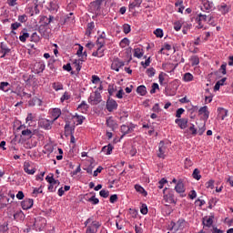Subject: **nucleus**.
<instances>
[{
	"instance_id": "f257e3e1",
	"label": "nucleus",
	"mask_w": 233,
	"mask_h": 233,
	"mask_svg": "<svg viewBox=\"0 0 233 233\" xmlns=\"http://www.w3.org/2000/svg\"><path fill=\"white\" fill-rule=\"evenodd\" d=\"M84 225L86 227L85 233H97L99 228H101V222L94 219V217L87 218L84 222Z\"/></svg>"
},
{
	"instance_id": "f03ea898",
	"label": "nucleus",
	"mask_w": 233,
	"mask_h": 233,
	"mask_svg": "<svg viewBox=\"0 0 233 233\" xmlns=\"http://www.w3.org/2000/svg\"><path fill=\"white\" fill-rule=\"evenodd\" d=\"M100 102L101 93H99L97 90L88 97V103H90V105H99Z\"/></svg>"
},
{
	"instance_id": "7ed1b4c3",
	"label": "nucleus",
	"mask_w": 233,
	"mask_h": 233,
	"mask_svg": "<svg viewBox=\"0 0 233 233\" xmlns=\"http://www.w3.org/2000/svg\"><path fill=\"white\" fill-rule=\"evenodd\" d=\"M39 127L41 128H44L45 130H51L52 129V125H54V120H48L46 118H42L38 122Z\"/></svg>"
},
{
	"instance_id": "20e7f679",
	"label": "nucleus",
	"mask_w": 233,
	"mask_h": 233,
	"mask_svg": "<svg viewBox=\"0 0 233 233\" xmlns=\"http://www.w3.org/2000/svg\"><path fill=\"white\" fill-rule=\"evenodd\" d=\"M125 66V62L121 61L119 58H115L111 64V69L116 72H119V68Z\"/></svg>"
},
{
	"instance_id": "39448f33",
	"label": "nucleus",
	"mask_w": 233,
	"mask_h": 233,
	"mask_svg": "<svg viewBox=\"0 0 233 233\" xmlns=\"http://www.w3.org/2000/svg\"><path fill=\"white\" fill-rule=\"evenodd\" d=\"M162 203L166 207H168L169 205H172V203H176V200H174V194L167 193V194L164 195V198L162 200Z\"/></svg>"
},
{
	"instance_id": "423d86ee",
	"label": "nucleus",
	"mask_w": 233,
	"mask_h": 233,
	"mask_svg": "<svg viewBox=\"0 0 233 233\" xmlns=\"http://www.w3.org/2000/svg\"><path fill=\"white\" fill-rule=\"evenodd\" d=\"M24 172H25V174H28L29 176H34L35 174V167L30 165V162H25Z\"/></svg>"
},
{
	"instance_id": "0eeeda50",
	"label": "nucleus",
	"mask_w": 233,
	"mask_h": 233,
	"mask_svg": "<svg viewBox=\"0 0 233 233\" xmlns=\"http://www.w3.org/2000/svg\"><path fill=\"white\" fill-rule=\"evenodd\" d=\"M199 116H203V119L205 121H208V117L210 116V112L208 111V106H204L198 109Z\"/></svg>"
},
{
	"instance_id": "6e6552de",
	"label": "nucleus",
	"mask_w": 233,
	"mask_h": 233,
	"mask_svg": "<svg viewBox=\"0 0 233 233\" xmlns=\"http://www.w3.org/2000/svg\"><path fill=\"white\" fill-rule=\"evenodd\" d=\"M45 63L43 62H36L35 65H34V67H33V72L35 74H41L45 71Z\"/></svg>"
},
{
	"instance_id": "1a4fd4ad",
	"label": "nucleus",
	"mask_w": 233,
	"mask_h": 233,
	"mask_svg": "<svg viewBox=\"0 0 233 233\" xmlns=\"http://www.w3.org/2000/svg\"><path fill=\"white\" fill-rule=\"evenodd\" d=\"M21 207L23 210H29V208L34 207V199L25 198L24 201L21 202Z\"/></svg>"
},
{
	"instance_id": "9d476101",
	"label": "nucleus",
	"mask_w": 233,
	"mask_h": 233,
	"mask_svg": "<svg viewBox=\"0 0 233 233\" xmlns=\"http://www.w3.org/2000/svg\"><path fill=\"white\" fill-rule=\"evenodd\" d=\"M134 128H136L135 125H131V126L122 125L120 127V132H122L123 136H127V134H130L134 132Z\"/></svg>"
},
{
	"instance_id": "9b49d317",
	"label": "nucleus",
	"mask_w": 233,
	"mask_h": 233,
	"mask_svg": "<svg viewBox=\"0 0 233 233\" xmlns=\"http://www.w3.org/2000/svg\"><path fill=\"white\" fill-rule=\"evenodd\" d=\"M106 110H108V112L117 110V102H116L114 99H108L106 102Z\"/></svg>"
},
{
	"instance_id": "f8f14e48",
	"label": "nucleus",
	"mask_w": 233,
	"mask_h": 233,
	"mask_svg": "<svg viewBox=\"0 0 233 233\" xmlns=\"http://www.w3.org/2000/svg\"><path fill=\"white\" fill-rule=\"evenodd\" d=\"M175 123L178 125L179 128H181L182 130H185V128H187L188 125V118H177L175 120Z\"/></svg>"
},
{
	"instance_id": "ddd939ff",
	"label": "nucleus",
	"mask_w": 233,
	"mask_h": 233,
	"mask_svg": "<svg viewBox=\"0 0 233 233\" xmlns=\"http://www.w3.org/2000/svg\"><path fill=\"white\" fill-rule=\"evenodd\" d=\"M165 152H167V146H165V142L161 141L158 146V157L165 159Z\"/></svg>"
},
{
	"instance_id": "4468645a",
	"label": "nucleus",
	"mask_w": 233,
	"mask_h": 233,
	"mask_svg": "<svg viewBox=\"0 0 233 233\" xmlns=\"http://www.w3.org/2000/svg\"><path fill=\"white\" fill-rule=\"evenodd\" d=\"M228 116V111L223 107L218 108V119H221V121H224L225 118Z\"/></svg>"
},
{
	"instance_id": "2eb2a0df",
	"label": "nucleus",
	"mask_w": 233,
	"mask_h": 233,
	"mask_svg": "<svg viewBox=\"0 0 233 233\" xmlns=\"http://www.w3.org/2000/svg\"><path fill=\"white\" fill-rule=\"evenodd\" d=\"M218 12H220V14H222V15H227V14L230 12V5H227V4H222L218 6Z\"/></svg>"
},
{
	"instance_id": "dca6fc26",
	"label": "nucleus",
	"mask_w": 233,
	"mask_h": 233,
	"mask_svg": "<svg viewBox=\"0 0 233 233\" xmlns=\"http://www.w3.org/2000/svg\"><path fill=\"white\" fill-rule=\"evenodd\" d=\"M197 125L198 127V134L199 136H203V134H205V130H207L206 125H207V121H201V122H197Z\"/></svg>"
},
{
	"instance_id": "f3484780",
	"label": "nucleus",
	"mask_w": 233,
	"mask_h": 233,
	"mask_svg": "<svg viewBox=\"0 0 233 233\" xmlns=\"http://www.w3.org/2000/svg\"><path fill=\"white\" fill-rule=\"evenodd\" d=\"M50 114L53 117V122L55 123L56 121H57V119H59V117H61V110L59 108H53L50 111Z\"/></svg>"
},
{
	"instance_id": "a211bd4d",
	"label": "nucleus",
	"mask_w": 233,
	"mask_h": 233,
	"mask_svg": "<svg viewBox=\"0 0 233 233\" xmlns=\"http://www.w3.org/2000/svg\"><path fill=\"white\" fill-rule=\"evenodd\" d=\"M106 125L109 128H111V130H116V128H117V122H116V120H114V118L112 116H109L106 119Z\"/></svg>"
},
{
	"instance_id": "6ab92c4d",
	"label": "nucleus",
	"mask_w": 233,
	"mask_h": 233,
	"mask_svg": "<svg viewBox=\"0 0 233 233\" xmlns=\"http://www.w3.org/2000/svg\"><path fill=\"white\" fill-rule=\"evenodd\" d=\"M0 52H1V54H3V56H1V57H5V56H6V54H10V48L8 47V46L6 44H5V42H2L0 45Z\"/></svg>"
},
{
	"instance_id": "aec40b11",
	"label": "nucleus",
	"mask_w": 233,
	"mask_h": 233,
	"mask_svg": "<svg viewBox=\"0 0 233 233\" xmlns=\"http://www.w3.org/2000/svg\"><path fill=\"white\" fill-rule=\"evenodd\" d=\"M213 219H214V217H205L202 221L204 227H208V228H210V227H212L214 223Z\"/></svg>"
},
{
	"instance_id": "412c9836",
	"label": "nucleus",
	"mask_w": 233,
	"mask_h": 233,
	"mask_svg": "<svg viewBox=\"0 0 233 233\" xmlns=\"http://www.w3.org/2000/svg\"><path fill=\"white\" fill-rule=\"evenodd\" d=\"M175 190L177 194H183V192H185V184H183L182 180H178L175 187Z\"/></svg>"
},
{
	"instance_id": "4be33fe9",
	"label": "nucleus",
	"mask_w": 233,
	"mask_h": 233,
	"mask_svg": "<svg viewBox=\"0 0 233 233\" xmlns=\"http://www.w3.org/2000/svg\"><path fill=\"white\" fill-rule=\"evenodd\" d=\"M74 127L70 126V122H66L65 125V134L66 136H72L74 134Z\"/></svg>"
},
{
	"instance_id": "5701e85b",
	"label": "nucleus",
	"mask_w": 233,
	"mask_h": 233,
	"mask_svg": "<svg viewBox=\"0 0 233 233\" xmlns=\"http://www.w3.org/2000/svg\"><path fill=\"white\" fill-rule=\"evenodd\" d=\"M141 3H143V1L141 0H134L133 2H130L128 5L129 10H134V8H139L141 6Z\"/></svg>"
},
{
	"instance_id": "b1692460",
	"label": "nucleus",
	"mask_w": 233,
	"mask_h": 233,
	"mask_svg": "<svg viewBox=\"0 0 233 233\" xmlns=\"http://www.w3.org/2000/svg\"><path fill=\"white\" fill-rule=\"evenodd\" d=\"M77 110H79V112H82V114H86V112H88V105H87V103L83 101L78 106Z\"/></svg>"
},
{
	"instance_id": "393cba45",
	"label": "nucleus",
	"mask_w": 233,
	"mask_h": 233,
	"mask_svg": "<svg viewBox=\"0 0 233 233\" xmlns=\"http://www.w3.org/2000/svg\"><path fill=\"white\" fill-rule=\"evenodd\" d=\"M35 131H32V130H30V129H24V130H22V136L24 137H26L27 139H30V138H32V137L35 134Z\"/></svg>"
},
{
	"instance_id": "a878e982",
	"label": "nucleus",
	"mask_w": 233,
	"mask_h": 233,
	"mask_svg": "<svg viewBox=\"0 0 233 233\" xmlns=\"http://www.w3.org/2000/svg\"><path fill=\"white\" fill-rule=\"evenodd\" d=\"M104 52L105 49H103V47L97 46V50L93 52L92 56L94 57H103V56H105Z\"/></svg>"
},
{
	"instance_id": "bb28decb",
	"label": "nucleus",
	"mask_w": 233,
	"mask_h": 233,
	"mask_svg": "<svg viewBox=\"0 0 233 233\" xmlns=\"http://www.w3.org/2000/svg\"><path fill=\"white\" fill-rule=\"evenodd\" d=\"M49 10L51 12H57L59 10V5H57V1H52L49 3Z\"/></svg>"
},
{
	"instance_id": "cd10ccee",
	"label": "nucleus",
	"mask_w": 233,
	"mask_h": 233,
	"mask_svg": "<svg viewBox=\"0 0 233 233\" xmlns=\"http://www.w3.org/2000/svg\"><path fill=\"white\" fill-rule=\"evenodd\" d=\"M225 81H227V77H224V78L218 80V81L216 83V85H215V86H214L215 92L218 91V90H219V88H221V86H223L225 85Z\"/></svg>"
},
{
	"instance_id": "c85d7f7f",
	"label": "nucleus",
	"mask_w": 233,
	"mask_h": 233,
	"mask_svg": "<svg viewBox=\"0 0 233 233\" xmlns=\"http://www.w3.org/2000/svg\"><path fill=\"white\" fill-rule=\"evenodd\" d=\"M137 94H139V96H147V86H137Z\"/></svg>"
},
{
	"instance_id": "c756f323",
	"label": "nucleus",
	"mask_w": 233,
	"mask_h": 233,
	"mask_svg": "<svg viewBox=\"0 0 233 233\" xmlns=\"http://www.w3.org/2000/svg\"><path fill=\"white\" fill-rule=\"evenodd\" d=\"M112 150H114V147H112V145H107V146H105L103 148H102V152H105L106 154V156H110V154H112Z\"/></svg>"
},
{
	"instance_id": "7c9ffc66",
	"label": "nucleus",
	"mask_w": 233,
	"mask_h": 233,
	"mask_svg": "<svg viewBox=\"0 0 233 233\" xmlns=\"http://www.w3.org/2000/svg\"><path fill=\"white\" fill-rule=\"evenodd\" d=\"M203 7H204V10H212V8H214V3L210 1H204Z\"/></svg>"
},
{
	"instance_id": "2f4dec72",
	"label": "nucleus",
	"mask_w": 233,
	"mask_h": 233,
	"mask_svg": "<svg viewBox=\"0 0 233 233\" xmlns=\"http://www.w3.org/2000/svg\"><path fill=\"white\" fill-rule=\"evenodd\" d=\"M183 81L186 83H190V81H194V76L190 73L184 74Z\"/></svg>"
},
{
	"instance_id": "473e14b6",
	"label": "nucleus",
	"mask_w": 233,
	"mask_h": 233,
	"mask_svg": "<svg viewBox=\"0 0 233 233\" xmlns=\"http://www.w3.org/2000/svg\"><path fill=\"white\" fill-rule=\"evenodd\" d=\"M0 90H3L4 92H8V90H10V84L8 82H1Z\"/></svg>"
},
{
	"instance_id": "72a5a7b5",
	"label": "nucleus",
	"mask_w": 233,
	"mask_h": 233,
	"mask_svg": "<svg viewBox=\"0 0 233 233\" xmlns=\"http://www.w3.org/2000/svg\"><path fill=\"white\" fill-rule=\"evenodd\" d=\"M52 19H54V16H41L40 21L41 23H44V25H50L52 23Z\"/></svg>"
},
{
	"instance_id": "f704fd0d",
	"label": "nucleus",
	"mask_w": 233,
	"mask_h": 233,
	"mask_svg": "<svg viewBox=\"0 0 233 233\" xmlns=\"http://www.w3.org/2000/svg\"><path fill=\"white\" fill-rule=\"evenodd\" d=\"M134 57H137V59H141L143 57V49L135 48L134 50Z\"/></svg>"
},
{
	"instance_id": "c9c22d12",
	"label": "nucleus",
	"mask_w": 233,
	"mask_h": 233,
	"mask_svg": "<svg viewBox=\"0 0 233 233\" xmlns=\"http://www.w3.org/2000/svg\"><path fill=\"white\" fill-rule=\"evenodd\" d=\"M192 177L197 179V181H199V179H201V172L198 168H195L192 174Z\"/></svg>"
},
{
	"instance_id": "e433bc0d",
	"label": "nucleus",
	"mask_w": 233,
	"mask_h": 233,
	"mask_svg": "<svg viewBox=\"0 0 233 233\" xmlns=\"http://www.w3.org/2000/svg\"><path fill=\"white\" fill-rule=\"evenodd\" d=\"M93 196L87 199L89 203H92V205H98L99 204V198H96V193H91Z\"/></svg>"
},
{
	"instance_id": "4c0bfd02",
	"label": "nucleus",
	"mask_w": 233,
	"mask_h": 233,
	"mask_svg": "<svg viewBox=\"0 0 233 233\" xmlns=\"http://www.w3.org/2000/svg\"><path fill=\"white\" fill-rule=\"evenodd\" d=\"M192 66H196L199 65V56H192L190 58Z\"/></svg>"
},
{
	"instance_id": "58836bf2",
	"label": "nucleus",
	"mask_w": 233,
	"mask_h": 233,
	"mask_svg": "<svg viewBox=\"0 0 233 233\" xmlns=\"http://www.w3.org/2000/svg\"><path fill=\"white\" fill-rule=\"evenodd\" d=\"M53 88L56 90V92H58V90H63V84L60 82H55L53 83Z\"/></svg>"
},
{
	"instance_id": "ea45409f",
	"label": "nucleus",
	"mask_w": 233,
	"mask_h": 233,
	"mask_svg": "<svg viewBox=\"0 0 233 233\" xmlns=\"http://www.w3.org/2000/svg\"><path fill=\"white\" fill-rule=\"evenodd\" d=\"M119 45L121 48H126L127 46H128V45H130V40H128V38H124L120 41Z\"/></svg>"
},
{
	"instance_id": "a19ab883",
	"label": "nucleus",
	"mask_w": 233,
	"mask_h": 233,
	"mask_svg": "<svg viewBox=\"0 0 233 233\" xmlns=\"http://www.w3.org/2000/svg\"><path fill=\"white\" fill-rule=\"evenodd\" d=\"M74 119L76 120V125H83V121H85V116H79V115H76L75 116H73Z\"/></svg>"
},
{
	"instance_id": "79ce46f5",
	"label": "nucleus",
	"mask_w": 233,
	"mask_h": 233,
	"mask_svg": "<svg viewBox=\"0 0 233 233\" xmlns=\"http://www.w3.org/2000/svg\"><path fill=\"white\" fill-rule=\"evenodd\" d=\"M135 189L137 190V192H139L140 194H144V196H147V192L145 191V188H143V187L137 184L135 185Z\"/></svg>"
},
{
	"instance_id": "37998d69",
	"label": "nucleus",
	"mask_w": 233,
	"mask_h": 233,
	"mask_svg": "<svg viewBox=\"0 0 233 233\" xmlns=\"http://www.w3.org/2000/svg\"><path fill=\"white\" fill-rule=\"evenodd\" d=\"M99 195L101 196V198H108V196H110V191L106 189H102L100 190Z\"/></svg>"
},
{
	"instance_id": "c03bdc74",
	"label": "nucleus",
	"mask_w": 233,
	"mask_h": 233,
	"mask_svg": "<svg viewBox=\"0 0 233 233\" xmlns=\"http://www.w3.org/2000/svg\"><path fill=\"white\" fill-rule=\"evenodd\" d=\"M28 37H30V34L28 33H23V35H21L19 36V39L22 43H25L26 42V39H28Z\"/></svg>"
},
{
	"instance_id": "a18cd8bd",
	"label": "nucleus",
	"mask_w": 233,
	"mask_h": 233,
	"mask_svg": "<svg viewBox=\"0 0 233 233\" xmlns=\"http://www.w3.org/2000/svg\"><path fill=\"white\" fill-rule=\"evenodd\" d=\"M68 99H70V94H68V92H65L61 96L60 101L61 103H65V101H68Z\"/></svg>"
},
{
	"instance_id": "49530a36",
	"label": "nucleus",
	"mask_w": 233,
	"mask_h": 233,
	"mask_svg": "<svg viewBox=\"0 0 233 233\" xmlns=\"http://www.w3.org/2000/svg\"><path fill=\"white\" fill-rule=\"evenodd\" d=\"M146 72H147L148 77H154V76L156 75V69H154V67H150V68L147 69Z\"/></svg>"
},
{
	"instance_id": "de8ad7c7",
	"label": "nucleus",
	"mask_w": 233,
	"mask_h": 233,
	"mask_svg": "<svg viewBox=\"0 0 233 233\" xmlns=\"http://www.w3.org/2000/svg\"><path fill=\"white\" fill-rule=\"evenodd\" d=\"M140 212H141V214H143L144 216H147V214H148V207H147V204H143V205L141 206Z\"/></svg>"
},
{
	"instance_id": "09e8293b",
	"label": "nucleus",
	"mask_w": 233,
	"mask_h": 233,
	"mask_svg": "<svg viewBox=\"0 0 233 233\" xmlns=\"http://www.w3.org/2000/svg\"><path fill=\"white\" fill-rule=\"evenodd\" d=\"M106 41L103 38H97L96 40V46H100V47H103L105 46Z\"/></svg>"
},
{
	"instance_id": "8fccbe9b",
	"label": "nucleus",
	"mask_w": 233,
	"mask_h": 233,
	"mask_svg": "<svg viewBox=\"0 0 233 233\" xmlns=\"http://www.w3.org/2000/svg\"><path fill=\"white\" fill-rule=\"evenodd\" d=\"M107 91L109 96H114V94L116 93V86H114V85H109Z\"/></svg>"
},
{
	"instance_id": "3c124183",
	"label": "nucleus",
	"mask_w": 233,
	"mask_h": 233,
	"mask_svg": "<svg viewBox=\"0 0 233 233\" xmlns=\"http://www.w3.org/2000/svg\"><path fill=\"white\" fill-rule=\"evenodd\" d=\"M219 72L223 74V76L227 75V63L221 65L220 68L218 69Z\"/></svg>"
},
{
	"instance_id": "603ef678",
	"label": "nucleus",
	"mask_w": 233,
	"mask_h": 233,
	"mask_svg": "<svg viewBox=\"0 0 233 233\" xmlns=\"http://www.w3.org/2000/svg\"><path fill=\"white\" fill-rule=\"evenodd\" d=\"M181 26H182L181 22L177 21L174 23V30H176V32H179V30H181Z\"/></svg>"
},
{
	"instance_id": "864d4df0",
	"label": "nucleus",
	"mask_w": 233,
	"mask_h": 233,
	"mask_svg": "<svg viewBox=\"0 0 233 233\" xmlns=\"http://www.w3.org/2000/svg\"><path fill=\"white\" fill-rule=\"evenodd\" d=\"M169 230L177 231V230H179V228H177V224H176V222L171 221V223L169 225Z\"/></svg>"
},
{
	"instance_id": "5fc2aeb1",
	"label": "nucleus",
	"mask_w": 233,
	"mask_h": 233,
	"mask_svg": "<svg viewBox=\"0 0 233 233\" xmlns=\"http://www.w3.org/2000/svg\"><path fill=\"white\" fill-rule=\"evenodd\" d=\"M92 83L94 85H97V83H100L101 82V78H99V76H96V75H93L92 76Z\"/></svg>"
},
{
	"instance_id": "6e6d98bb",
	"label": "nucleus",
	"mask_w": 233,
	"mask_h": 233,
	"mask_svg": "<svg viewBox=\"0 0 233 233\" xmlns=\"http://www.w3.org/2000/svg\"><path fill=\"white\" fill-rule=\"evenodd\" d=\"M130 30H131L130 25L125 24L123 25V32H124V34H130Z\"/></svg>"
},
{
	"instance_id": "4d7b16f0",
	"label": "nucleus",
	"mask_w": 233,
	"mask_h": 233,
	"mask_svg": "<svg viewBox=\"0 0 233 233\" xmlns=\"http://www.w3.org/2000/svg\"><path fill=\"white\" fill-rule=\"evenodd\" d=\"M18 21L20 23H26V21H28V16H26V15H22L18 16Z\"/></svg>"
},
{
	"instance_id": "13d9d810",
	"label": "nucleus",
	"mask_w": 233,
	"mask_h": 233,
	"mask_svg": "<svg viewBox=\"0 0 233 233\" xmlns=\"http://www.w3.org/2000/svg\"><path fill=\"white\" fill-rule=\"evenodd\" d=\"M154 34L157 35V37H163V30L161 28L156 29Z\"/></svg>"
},
{
	"instance_id": "bf43d9fd",
	"label": "nucleus",
	"mask_w": 233,
	"mask_h": 233,
	"mask_svg": "<svg viewBox=\"0 0 233 233\" xmlns=\"http://www.w3.org/2000/svg\"><path fill=\"white\" fill-rule=\"evenodd\" d=\"M159 89V85H157V83H154L152 85V88L150 90V94H156V90Z\"/></svg>"
},
{
	"instance_id": "052dcab7",
	"label": "nucleus",
	"mask_w": 233,
	"mask_h": 233,
	"mask_svg": "<svg viewBox=\"0 0 233 233\" xmlns=\"http://www.w3.org/2000/svg\"><path fill=\"white\" fill-rule=\"evenodd\" d=\"M123 96H125V91H123V88H120L118 92L116 93V96L118 99H123Z\"/></svg>"
},
{
	"instance_id": "680f3d73",
	"label": "nucleus",
	"mask_w": 233,
	"mask_h": 233,
	"mask_svg": "<svg viewBox=\"0 0 233 233\" xmlns=\"http://www.w3.org/2000/svg\"><path fill=\"white\" fill-rule=\"evenodd\" d=\"M6 5L8 6H17V0H7Z\"/></svg>"
},
{
	"instance_id": "e2e57ef3",
	"label": "nucleus",
	"mask_w": 233,
	"mask_h": 233,
	"mask_svg": "<svg viewBox=\"0 0 233 233\" xmlns=\"http://www.w3.org/2000/svg\"><path fill=\"white\" fill-rule=\"evenodd\" d=\"M197 21H207V15L199 14L198 17H197Z\"/></svg>"
},
{
	"instance_id": "0e129e2a",
	"label": "nucleus",
	"mask_w": 233,
	"mask_h": 233,
	"mask_svg": "<svg viewBox=\"0 0 233 233\" xmlns=\"http://www.w3.org/2000/svg\"><path fill=\"white\" fill-rule=\"evenodd\" d=\"M206 187H207V188H214V180H212V179H210L209 181H208L207 183H206Z\"/></svg>"
},
{
	"instance_id": "69168bd1",
	"label": "nucleus",
	"mask_w": 233,
	"mask_h": 233,
	"mask_svg": "<svg viewBox=\"0 0 233 233\" xmlns=\"http://www.w3.org/2000/svg\"><path fill=\"white\" fill-rule=\"evenodd\" d=\"M21 26V23L15 22L11 25L12 30H17Z\"/></svg>"
},
{
	"instance_id": "338daca9",
	"label": "nucleus",
	"mask_w": 233,
	"mask_h": 233,
	"mask_svg": "<svg viewBox=\"0 0 233 233\" xmlns=\"http://www.w3.org/2000/svg\"><path fill=\"white\" fill-rule=\"evenodd\" d=\"M141 65L144 68H147V66H150V57H148L145 62H141Z\"/></svg>"
},
{
	"instance_id": "774afa93",
	"label": "nucleus",
	"mask_w": 233,
	"mask_h": 233,
	"mask_svg": "<svg viewBox=\"0 0 233 233\" xmlns=\"http://www.w3.org/2000/svg\"><path fill=\"white\" fill-rule=\"evenodd\" d=\"M109 201H110V203H116V201H117V195L116 194L112 195L110 197V198H109Z\"/></svg>"
}]
</instances>
